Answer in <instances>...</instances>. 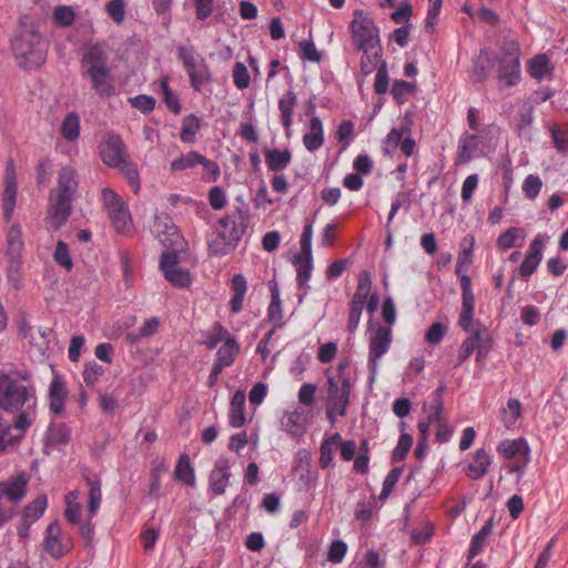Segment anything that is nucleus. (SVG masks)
Segmentation results:
<instances>
[{
	"label": "nucleus",
	"mask_w": 568,
	"mask_h": 568,
	"mask_svg": "<svg viewBox=\"0 0 568 568\" xmlns=\"http://www.w3.org/2000/svg\"><path fill=\"white\" fill-rule=\"evenodd\" d=\"M201 128L200 119L195 115L186 116L182 122L180 138L184 143H194L196 133Z\"/></svg>",
	"instance_id": "de8ad7c7"
},
{
	"label": "nucleus",
	"mask_w": 568,
	"mask_h": 568,
	"mask_svg": "<svg viewBox=\"0 0 568 568\" xmlns=\"http://www.w3.org/2000/svg\"><path fill=\"white\" fill-rule=\"evenodd\" d=\"M310 131L303 136V144L310 152L320 150L324 143V129L322 121L313 116L308 124Z\"/></svg>",
	"instance_id": "cd10ccee"
},
{
	"label": "nucleus",
	"mask_w": 568,
	"mask_h": 568,
	"mask_svg": "<svg viewBox=\"0 0 568 568\" xmlns=\"http://www.w3.org/2000/svg\"><path fill=\"white\" fill-rule=\"evenodd\" d=\"M462 313L459 315V325L463 329L469 331L474 316L475 296L462 297Z\"/></svg>",
	"instance_id": "5fc2aeb1"
},
{
	"label": "nucleus",
	"mask_w": 568,
	"mask_h": 568,
	"mask_svg": "<svg viewBox=\"0 0 568 568\" xmlns=\"http://www.w3.org/2000/svg\"><path fill=\"white\" fill-rule=\"evenodd\" d=\"M291 159L292 155L288 150H271L265 153L267 168L274 172L284 170L290 164Z\"/></svg>",
	"instance_id": "ea45409f"
},
{
	"label": "nucleus",
	"mask_w": 568,
	"mask_h": 568,
	"mask_svg": "<svg viewBox=\"0 0 568 568\" xmlns=\"http://www.w3.org/2000/svg\"><path fill=\"white\" fill-rule=\"evenodd\" d=\"M102 200L109 219L119 233L128 232L132 226V220L128 206L121 196L110 187L102 190Z\"/></svg>",
	"instance_id": "9d476101"
},
{
	"label": "nucleus",
	"mask_w": 568,
	"mask_h": 568,
	"mask_svg": "<svg viewBox=\"0 0 568 568\" xmlns=\"http://www.w3.org/2000/svg\"><path fill=\"white\" fill-rule=\"evenodd\" d=\"M311 417L308 413L301 407L285 412L281 419V428L292 436H302L310 424Z\"/></svg>",
	"instance_id": "6ab92c4d"
},
{
	"label": "nucleus",
	"mask_w": 568,
	"mask_h": 568,
	"mask_svg": "<svg viewBox=\"0 0 568 568\" xmlns=\"http://www.w3.org/2000/svg\"><path fill=\"white\" fill-rule=\"evenodd\" d=\"M8 248L10 254L19 255L23 248L22 231L20 226L12 225L8 232Z\"/></svg>",
	"instance_id": "13d9d810"
},
{
	"label": "nucleus",
	"mask_w": 568,
	"mask_h": 568,
	"mask_svg": "<svg viewBox=\"0 0 568 568\" xmlns=\"http://www.w3.org/2000/svg\"><path fill=\"white\" fill-rule=\"evenodd\" d=\"M106 12L115 23H122L125 17V6L123 0H110L106 3Z\"/></svg>",
	"instance_id": "69168bd1"
},
{
	"label": "nucleus",
	"mask_w": 568,
	"mask_h": 568,
	"mask_svg": "<svg viewBox=\"0 0 568 568\" xmlns=\"http://www.w3.org/2000/svg\"><path fill=\"white\" fill-rule=\"evenodd\" d=\"M30 476L20 471L0 481V499L10 501L13 505L20 504L28 494Z\"/></svg>",
	"instance_id": "dca6fc26"
},
{
	"label": "nucleus",
	"mask_w": 568,
	"mask_h": 568,
	"mask_svg": "<svg viewBox=\"0 0 568 568\" xmlns=\"http://www.w3.org/2000/svg\"><path fill=\"white\" fill-rule=\"evenodd\" d=\"M159 326H160L159 318L150 317L142 324V326L139 328V331L128 333L126 339L131 344H138L143 338L154 335L158 332Z\"/></svg>",
	"instance_id": "58836bf2"
},
{
	"label": "nucleus",
	"mask_w": 568,
	"mask_h": 568,
	"mask_svg": "<svg viewBox=\"0 0 568 568\" xmlns=\"http://www.w3.org/2000/svg\"><path fill=\"white\" fill-rule=\"evenodd\" d=\"M545 239L538 234L530 243L527 255L519 267V274L524 278L530 277L542 260Z\"/></svg>",
	"instance_id": "5701e85b"
},
{
	"label": "nucleus",
	"mask_w": 568,
	"mask_h": 568,
	"mask_svg": "<svg viewBox=\"0 0 568 568\" xmlns=\"http://www.w3.org/2000/svg\"><path fill=\"white\" fill-rule=\"evenodd\" d=\"M295 265L297 267V283L302 286L305 285L311 278L313 271V254L310 252L308 254H303L295 258Z\"/></svg>",
	"instance_id": "37998d69"
},
{
	"label": "nucleus",
	"mask_w": 568,
	"mask_h": 568,
	"mask_svg": "<svg viewBox=\"0 0 568 568\" xmlns=\"http://www.w3.org/2000/svg\"><path fill=\"white\" fill-rule=\"evenodd\" d=\"M68 397V388L63 377L54 374L48 389L49 409L54 415H61L64 410Z\"/></svg>",
	"instance_id": "4be33fe9"
},
{
	"label": "nucleus",
	"mask_w": 568,
	"mask_h": 568,
	"mask_svg": "<svg viewBox=\"0 0 568 568\" xmlns=\"http://www.w3.org/2000/svg\"><path fill=\"white\" fill-rule=\"evenodd\" d=\"M53 257H54V261H55L60 266H62L63 268H65L67 271H71V270H72V267H73V261H72V257H71V254H70L69 247H68V245H67L64 242L59 241V242L57 243V246H55V251H54Z\"/></svg>",
	"instance_id": "4d7b16f0"
},
{
	"label": "nucleus",
	"mask_w": 568,
	"mask_h": 568,
	"mask_svg": "<svg viewBox=\"0 0 568 568\" xmlns=\"http://www.w3.org/2000/svg\"><path fill=\"white\" fill-rule=\"evenodd\" d=\"M240 352V345L235 338L226 339L216 353V364L227 367L232 365Z\"/></svg>",
	"instance_id": "c9c22d12"
},
{
	"label": "nucleus",
	"mask_w": 568,
	"mask_h": 568,
	"mask_svg": "<svg viewBox=\"0 0 568 568\" xmlns=\"http://www.w3.org/2000/svg\"><path fill=\"white\" fill-rule=\"evenodd\" d=\"M104 369L97 363H89L83 371V379L88 385L93 386L103 375Z\"/></svg>",
	"instance_id": "774afa93"
},
{
	"label": "nucleus",
	"mask_w": 568,
	"mask_h": 568,
	"mask_svg": "<svg viewBox=\"0 0 568 568\" xmlns=\"http://www.w3.org/2000/svg\"><path fill=\"white\" fill-rule=\"evenodd\" d=\"M174 478L186 486L195 485L194 469L191 465L189 455L182 454L179 457L178 464L174 469Z\"/></svg>",
	"instance_id": "2f4dec72"
},
{
	"label": "nucleus",
	"mask_w": 568,
	"mask_h": 568,
	"mask_svg": "<svg viewBox=\"0 0 568 568\" xmlns=\"http://www.w3.org/2000/svg\"><path fill=\"white\" fill-rule=\"evenodd\" d=\"M43 548L50 557L55 559L63 557L71 550V538L62 532L58 521L48 525L44 532Z\"/></svg>",
	"instance_id": "f8f14e48"
},
{
	"label": "nucleus",
	"mask_w": 568,
	"mask_h": 568,
	"mask_svg": "<svg viewBox=\"0 0 568 568\" xmlns=\"http://www.w3.org/2000/svg\"><path fill=\"white\" fill-rule=\"evenodd\" d=\"M296 101H297L296 94L291 90L285 92L278 101V109L281 112V122H282V125L285 128L287 135L290 134L288 131H290V128L293 122L292 115H293V110L296 105Z\"/></svg>",
	"instance_id": "7c9ffc66"
},
{
	"label": "nucleus",
	"mask_w": 568,
	"mask_h": 568,
	"mask_svg": "<svg viewBox=\"0 0 568 568\" xmlns=\"http://www.w3.org/2000/svg\"><path fill=\"white\" fill-rule=\"evenodd\" d=\"M160 267L164 277L174 286L186 287L191 283L190 273L179 266L178 251L166 250L162 253Z\"/></svg>",
	"instance_id": "2eb2a0df"
},
{
	"label": "nucleus",
	"mask_w": 568,
	"mask_h": 568,
	"mask_svg": "<svg viewBox=\"0 0 568 568\" xmlns=\"http://www.w3.org/2000/svg\"><path fill=\"white\" fill-rule=\"evenodd\" d=\"M245 398V392L242 389L236 390L232 397L229 412V423L234 428L242 427L246 422L244 414Z\"/></svg>",
	"instance_id": "c85d7f7f"
},
{
	"label": "nucleus",
	"mask_w": 568,
	"mask_h": 568,
	"mask_svg": "<svg viewBox=\"0 0 568 568\" xmlns=\"http://www.w3.org/2000/svg\"><path fill=\"white\" fill-rule=\"evenodd\" d=\"M85 480L89 486L88 509L90 516L93 517L97 515L102 501L101 480L98 477H87Z\"/></svg>",
	"instance_id": "f704fd0d"
},
{
	"label": "nucleus",
	"mask_w": 568,
	"mask_h": 568,
	"mask_svg": "<svg viewBox=\"0 0 568 568\" xmlns=\"http://www.w3.org/2000/svg\"><path fill=\"white\" fill-rule=\"evenodd\" d=\"M178 58L190 78L191 87L200 92L212 81V74L205 59L192 45L178 47Z\"/></svg>",
	"instance_id": "6e6552de"
},
{
	"label": "nucleus",
	"mask_w": 568,
	"mask_h": 568,
	"mask_svg": "<svg viewBox=\"0 0 568 568\" xmlns=\"http://www.w3.org/2000/svg\"><path fill=\"white\" fill-rule=\"evenodd\" d=\"M17 201V176L12 164L6 169L4 190L2 194L3 215L7 221L12 217Z\"/></svg>",
	"instance_id": "b1692460"
},
{
	"label": "nucleus",
	"mask_w": 568,
	"mask_h": 568,
	"mask_svg": "<svg viewBox=\"0 0 568 568\" xmlns=\"http://www.w3.org/2000/svg\"><path fill=\"white\" fill-rule=\"evenodd\" d=\"M48 507V498L45 495H40L32 501H30L22 511V517L27 518V521L36 523L44 514Z\"/></svg>",
	"instance_id": "a19ab883"
},
{
	"label": "nucleus",
	"mask_w": 568,
	"mask_h": 568,
	"mask_svg": "<svg viewBox=\"0 0 568 568\" xmlns=\"http://www.w3.org/2000/svg\"><path fill=\"white\" fill-rule=\"evenodd\" d=\"M521 187L528 199H535L542 187V181L538 175L529 174L525 178Z\"/></svg>",
	"instance_id": "680f3d73"
},
{
	"label": "nucleus",
	"mask_w": 568,
	"mask_h": 568,
	"mask_svg": "<svg viewBox=\"0 0 568 568\" xmlns=\"http://www.w3.org/2000/svg\"><path fill=\"white\" fill-rule=\"evenodd\" d=\"M20 439V434H14L12 424L3 417H0V452L8 446L13 445Z\"/></svg>",
	"instance_id": "864d4df0"
},
{
	"label": "nucleus",
	"mask_w": 568,
	"mask_h": 568,
	"mask_svg": "<svg viewBox=\"0 0 568 568\" xmlns=\"http://www.w3.org/2000/svg\"><path fill=\"white\" fill-rule=\"evenodd\" d=\"M152 233L158 241L168 248L179 251L182 247V236L171 217L166 214L155 216Z\"/></svg>",
	"instance_id": "4468645a"
},
{
	"label": "nucleus",
	"mask_w": 568,
	"mask_h": 568,
	"mask_svg": "<svg viewBox=\"0 0 568 568\" xmlns=\"http://www.w3.org/2000/svg\"><path fill=\"white\" fill-rule=\"evenodd\" d=\"M71 203L72 202L49 196L48 214L44 220L49 231L55 232L65 224L71 215Z\"/></svg>",
	"instance_id": "a211bd4d"
},
{
	"label": "nucleus",
	"mask_w": 568,
	"mask_h": 568,
	"mask_svg": "<svg viewBox=\"0 0 568 568\" xmlns=\"http://www.w3.org/2000/svg\"><path fill=\"white\" fill-rule=\"evenodd\" d=\"M498 65L497 80L500 90L516 87L521 81V51L515 40H505L499 52L494 54Z\"/></svg>",
	"instance_id": "39448f33"
},
{
	"label": "nucleus",
	"mask_w": 568,
	"mask_h": 568,
	"mask_svg": "<svg viewBox=\"0 0 568 568\" xmlns=\"http://www.w3.org/2000/svg\"><path fill=\"white\" fill-rule=\"evenodd\" d=\"M410 132L407 125L400 128H393L383 141V151L386 155L392 156L396 150L400 146V143L405 135Z\"/></svg>",
	"instance_id": "473e14b6"
},
{
	"label": "nucleus",
	"mask_w": 568,
	"mask_h": 568,
	"mask_svg": "<svg viewBox=\"0 0 568 568\" xmlns=\"http://www.w3.org/2000/svg\"><path fill=\"white\" fill-rule=\"evenodd\" d=\"M202 160V155L196 151H190L180 158L173 160L170 164V169L173 172L183 171L186 169H191L197 164V162Z\"/></svg>",
	"instance_id": "09e8293b"
},
{
	"label": "nucleus",
	"mask_w": 568,
	"mask_h": 568,
	"mask_svg": "<svg viewBox=\"0 0 568 568\" xmlns=\"http://www.w3.org/2000/svg\"><path fill=\"white\" fill-rule=\"evenodd\" d=\"M480 329H476L471 335H469L462 344L458 352V363L457 365L463 364L466 359L470 357L474 353L475 348L478 347V343L480 339Z\"/></svg>",
	"instance_id": "3c124183"
},
{
	"label": "nucleus",
	"mask_w": 568,
	"mask_h": 568,
	"mask_svg": "<svg viewBox=\"0 0 568 568\" xmlns=\"http://www.w3.org/2000/svg\"><path fill=\"white\" fill-rule=\"evenodd\" d=\"M490 465V455L484 448H479L475 452L471 462L465 469V473L470 479L477 480L487 474Z\"/></svg>",
	"instance_id": "a878e982"
},
{
	"label": "nucleus",
	"mask_w": 568,
	"mask_h": 568,
	"mask_svg": "<svg viewBox=\"0 0 568 568\" xmlns=\"http://www.w3.org/2000/svg\"><path fill=\"white\" fill-rule=\"evenodd\" d=\"M477 132V134L464 133L459 138L457 164H465L473 158L485 155L493 148L491 140L497 134L498 128L488 125Z\"/></svg>",
	"instance_id": "423d86ee"
},
{
	"label": "nucleus",
	"mask_w": 568,
	"mask_h": 568,
	"mask_svg": "<svg viewBox=\"0 0 568 568\" xmlns=\"http://www.w3.org/2000/svg\"><path fill=\"white\" fill-rule=\"evenodd\" d=\"M82 77H87L91 81L92 89L102 97H108L113 92V78L111 70H102L82 73Z\"/></svg>",
	"instance_id": "bb28decb"
},
{
	"label": "nucleus",
	"mask_w": 568,
	"mask_h": 568,
	"mask_svg": "<svg viewBox=\"0 0 568 568\" xmlns=\"http://www.w3.org/2000/svg\"><path fill=\"white\" fill-rule=\"evenodd\" d=\"M233 81L234 85L239 90H244L248 88L251 82V77L247 71L246 65L243 62H236L233 68Z\"/></svg>",
	"instance_id": "bf43d9fd"
},
{
	"label": "nucleus",
	"mask_w": 568,
	"mask_h": 568,
	"mask_svg": "<svg viewBox=\"0 0 568 568\" xmlns=\"http://www.w3.org/2000/svg\"><path fill=\"white\" fill-rule=\"evenodd\" d=\"M491 531V525L490 523H487L481 527V529L474 535L470 547L468 550L469 558L476 557L485 547L486 539L489 536Z\"/></svg>",
	"instance_id": "8fccbe9b"
},
{
	"label": "nucleus",
	"mask_w": 568,
	"mask_h": 568,
	"mask_svg": "<svg viewBox=\"0 0 568 568\" xmlns=\"http://www.w3.org/2000/svg\"><path fill=\"white\" fill-rule=\"evenodd\" d=\"M283 316L284 313L282 308L280 291L277 285L274 283L271 285V302L267 307V318L274 328H280L284 325Z\"/></svg>",
	"instance_id": "c756f323"
},
{
	"label": "nucleus",
	"mask_w": 568,
	"mask_h": 568,
	"mask_svg": "<svg viewBox=\"0 0 568 568\" xmlns=\"http://www.w3.org/2000/svg\"><path fill=\"white\" fill-rule=\"evenodd\" d=\"M74 11L69 6H59L53 11L54 22L61 27L71 26L74 21Z\"/></svg>",
	"instance_id": "e2e57ef3"
},
{
	"label": "nucleus",
	"mask_w": 568,
	"mask_h": 568,
	"mask_svg": "<svg viewBox=\"0 0 568 568\" xmlns=\"http://www.w3.org/2000/svg\"><path fill=\"white\" fill-rule=\"evenodd\" d=\"M108 59L109 54L103 45H90L87 48L82 55V73L109 70L110 68L108 67Z\"/></svg>",
	"instance_id": "412c9836"
},
{
	"label": "nucleus",
	"mask_w": 568,
	"mask_h": 568,
	"mask_svg": "<svg viewBox=\"0 0 568 568\" xmlns=\"http://www.w3.org/2000/svg\"><path fill=\"white\" fill-rule=\"evenodd\" d=\"M61 135L69 142H74L80 136V116L75 112L68 113L61 123Z\"/></svg>",
	"instance_id": "e433bc0d"
},
{
	"label": "nucleus",
	"mask_w": 568,
	"mask_h": 568,
	"mask_svg": "<svg viewBox=\"0 0 568 568\" xmlns=\"http://www.w3.org/2000/svg\"><path fill=\"white\" fill-rule=\"evenodd\" d=\"M474 242L475 241L473 236L465 239L463 250L458 254L456 274H459L460 272L466 270L468 265L471 263V250Z\"/></svg>",
	"instance_id": "6e6d98bb"
},
{
	"label": "nucleus",
	"mask_w": 568,
	"mask_h": 568,
	"mask_svg": "<svg viewBox=\"0 0 568 568\" xmlns=\"http://www.w3.org/2000/svg\"><path fill=\"white\" fill-rule=\"evenodd\" d=\"M36 407L37 405H31L30 407H22L17 412L18 415L12 425V430L14 434H20V438L24 430L32 424L36 417Z\"/></svg>",
	"instance_id": "79ce46f5"
},
{
	"label": "nucleus",
	"mask_w": 568,
	"mask_h": 568,
	"mask_svg": "<svg viewBox=\"0 0 568 568\" xmlns=\"http://www.w3.org/2000/svg\"><path fill=\"white\" fill-rule=\"evenodd\" d=\"M102 162L121 171L126 178L134 193L140 190L139 172L131 162L123 140L116 134H109L100 146Z\"/></svg>",
	"instance_id": "20e7f679"
},
{
	"label": "nucleus",
	"mask_w": 568,
	"mask_h": 568,
	"mask_svg": "<svg viewBox=\"0 0 568 568\" xmlns=\"http://www.w3.org/2000/svg\"><path fill=\"white\" fill-rule=\"evenodd\" d=\"M341 443V435L338 433L325 438L320 447V466L327 468L333 462V452L335 447Z\"/></svg>",
	"instance_id": "4c0bfd02"
},
{
	"label": "nucleus",
	"mask_w": 568,
	"mask_h": 568,
	"mask_svg": "<svg viewBox=\"0 0 568 568\" xmlns=\"http://www.w3.org/2000/svg\"><path fill=\"white\" fill-rule=\"evenodd\" d=\"M554 65L546 53H538L526 62V71L538 82L554 78Z\"/></svg>",
	"instance_id": "393cba45"
},
{
	"label": "nucleus",
	"mask_w": 568,
	"mask_h": 568,
	"mask_svg": "<svg viewBox=\"0 0 568 568\" xmlns=\"http://www.w3.org/2000/svg\"><path fill=\"white\" fill-rule=\"evenodd\" d=\"M11 49L17 63L22 69H36L45 62L48 45L37 18L31 14L19 18L11 40Z\"/></svg>",
	"instance_id": "f257e3e1"
},
{
	"label": "nucleus",
	"mask_w": 568,
	"mask_h": 568,
	"mask_svg": "<svg viewBox=\"0 0 568 568\" xmlns=\"http://www.w3.org/2000/svg\"><path fill=\"white\" fill-rule=\"evenodd\" d=\"M525 236L523 231L517 227H510L506 232L501 233L497 240V245L501 250H509L517 246V241H524Z\"/></svg>",
	"instance_id": "603ef678"
},
{
	"label": "nucleus",
	"mask_w": 568,
	"mask_h": 568,
	"mask_svg": "<svg viewBox=\"0 0 568 568\" xmlns=\"http://www.w3.org/2000/svg\"><path fill=\"white\" fill-rule=\"evenodd\" d=\"M501 420L507 428H513L521 416V404L516 398H510L507 406L500 412Z\"/></svg>",
	"instance_id": "49530a36"
},
{
	"label": "nucleus",
	"mask_w": 568,
	"mask_h": 568,
	"mask_svg": "<svg viewBox=\"0 0 568 568\" xmlns=\"http://www.w3.org/2000/svg\"><path fill=\"white\" fill-rule=\"evenodd\" d=\"M494 64V53L488 50H480L478 59L476 60L473 69V75L476 81H485L490 73V68Z\"/></svg>",
	"instance_id": "72a5a7b5"
},
{
	"label": "nucleus",
	"mask_w": 568,
	"mask_h": 568,
	"mask_svg": "<svg viewBox=\"0 0 568 568\" xmlns=\"http://www.w3.org/2000/svg\"><path fill=\"white\" fill-rule=\"evenodd\" d=\"M231 478V462L226 457H219L209 477V487L214 495L225 493Z\"/></svg>",
	"instance_id": "aec40b11"
},
{
	"label": "nucleus",
	"mask_w": 568,
	"mask_h": 568,
	"mask_svg": "<svg viewBox=\"0 0 568 568\" xmlns=\"http://www.w3.org/2000/svg\"><path fill=\"white\" fill-rule=\"evenodd\" d=\"M301 57L311 62H320L321 53L317 51L315 44L310 40H303L298 44Z\"/></svg>",
	"instance_id": "338daca9"
},
{
	"label": "nucleus",
	"mask_w": 568,
	"mask_h": 568,
	"mask_svg": "<svg viewBox=\"0 0 568 568\" xmlns=\"http://www.w3.org/2000/svg\"><path fill=\"white\" fill-rule=\"evenodd\" d=\"M327 402L326 415L332 425L337 416H345L349 403L352 384L348 377L343 374L327 377Z\"/></svg>",
	"instance_id": "0eeeda50"
},
{
	"label": "nucleus",
	"mask_w": 568,
	"mask_h": 568,
	"mask_svg": "<svg viewBox=\"0 0 568 568\" xmlns=\"http://www.w3.org/2000/svg\"><path fill=\"white\" fill-rule=\"evenodd\" d=\"M79 496L80 494L77 490L70 491L65 496L67 508L64 515L71 524H78L81 519L82 505L79 503Z\"/></svg>",
	"instance_id": "c03bdc74"
},
{
	"label": "nucleus",
	"mask_w": 568,
	"mask_h": 568,
	"mask_svg": "<svg viewBox=\"0 0 568 568\" xmlns=\"http://www.w3.org/2000/svg\"><path fill=\"white\" fill-rule=\"evenodd\" d=\"M234 338L231 333L223 327L220 323H214L212 328L206 333V338L204 341V344L207 348L213 349L217 346L220 343H225L226 339Z\"/></svg>",
	"instance_id": "a18cd8bd"
},
{
	"label": "nucleus",
	"mask_w": 568,
	"mask_h": 568,
	"mask_svg": "<svg viewBox=\"0 0 568 568\" xmlns=\"http://www.w3.org/2000/svg\"><path fill=\"white\" fill-rule=\"evenodd\" d=\"M245 220L246 214L240 207L220 219L207 240L210 252L214 255H225L232 251L244 233Z\"/></svg>",
	"instance_id": "7ed1b4c3"
},
{
	"label": "nucleus",
	"mask_w": 568,
	"mask_h": 568,
	"mask_svg": "<svg viewBox=\"0 0 568 568\" xmlns=\"http://www.w3.org/2000/svg\"><path fill=\"white\" fill-rule=\"evenodd\" d=\"M349 29L352 39L358 50L367 52L379 42L378 28L362 10L354 11Z\"/></svg>",
	"instance_id": "1a4fd4ad"
},
{
	"label": "nucleus",
	"mask_w": 568,
	"mask_h": 568,
	"mask_svg": "<svg viewBox=\"0 0 568 568\" xmlns=\"http://www.w3.org/2000/svg\"><path fill=\"white\" fill-rule=\"evenodd\" d=\"M497 452L504 458L513 460L511 473L521 475L524 468L530 462V448L524 438L505 439L498 445Z\"/></svg>",
	"instance_id": "9b49d317"
},
{
	"label": "nucleus",
	"mask_w": 568,
	"mask_h": 568,
	"mask_svg": "<svg viewBox=\"0 0 568 568\" xmlns=\"http://www.w3.org/2000/svg\"><path fill=\"white\" fill-rule=\"evenodd\" d=\"M548 129L551 133L556 148L559 151H565L568 146V130L559 128L555 123H548Z\"/></svg>",
	"instance_id": "0e129e2a"
},
{
	"label": "nucleus",
	"mask_w": 568,
	"mask_h": 568,
	"mask_svg": "<svg viewBox=\"0 0 568 568\" xmlns=\"http://www.w3.org/2000/svg\"><path fill=\"white\" fill-rule=\"evenodd\" d=\"M413 445V437L407 433H402L396 447L393 450V459L396 462L403 460L408 454Z\"/></svg>",
	"instance_id": "052dcab7"
},
{
	"label": "nucleus",
	"mask_w": 568,
	"mask_h": 568,
	"mask_svg": "<svg viewBox=\"0 0 568 568\" xmlns=\"http://www.w3.org/2000/svg\"><path fill=\"white\" fill-rule=\"evenodd\" d=\"M392 343V329L379 324L372 327L369 336V355L368 364L371 371L376 373L378 359L383 357L389 349Z\"/></svg>",
	"instance_id": "ddd939ff"
},
{
	"label": "nucleus",
	"mask_w": 568,
	"mask_h": 568,
	"mask_svg": "<svg viewBox=\"0 0 568 568\" xmlns=\"http://www.w3.org/2000/svg\"><path fill=\"white\" fill-rule=\"evenodd\" d=\"M79 181L75 170L72 166H63L57 176V186L50 191L53 199L72 202L74 200Z\"/></svg>",
	"instance_id": "f3484780"
},
{
	"label": "nucleus",
	"mask_w": 568,
	"mask_h": 568,
	"mask_svg": "<svg viewBox=\"0 0 568 568\" xmlns=\"http://www.w3.org/2000/svg\"><path fill=\"white\" fill-rule=\"evenodd\" d=\"M31 405H37L31 374L27 371H0V408L18 412Z\"/></svg>",
	"instance_id": "f03ea898"
}]
</instances>
